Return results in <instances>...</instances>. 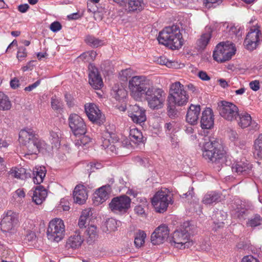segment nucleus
<instances>
[{"label":"nucleus","instance_id":"obj_1","mask_svg":"<svg viewBox=\"0 0 262 262\" xmlns=\"http://www.w3.org/2000/svg\"><path fill=\"white\" fill-rule=\"evenodd\" d=\"M158 40L160 43L172 50L181 48L184 43L180 28L176 25L165 27L159 33Z\"/></svg>","mask_w":262,"mask_h":262},{"label":"nucleus","instance_id":"obj_2","mask_svg":"<svg viewBox=\"0 0 262 262\" xmlns=\"http://www.w3.org/2000/svg\"><path fill=\"white\" fill-rule=\"evenodd\" d=\"M202 148V156L209 162L215 164H225L228 165L227 158L225 151L217 148V142L214 138L206 139Z\"/></svg>","mask_w":262,"mask_h":262},{"label":"nucleus","instance_id":"obj_3","mask_svg":"<svg viewBox=\"0 0 262 262\" xmlns=\"http://www.w3.org/2000/svg\"><path fill=\"white\" fill-rule=\"evenodd\" d=\"M152 84V81L144 76H133L128 83L131 96L136 100H141Z\"/></svg>","mask_w":262,"mask_h":262},{"label":"nucleus","instance_id":"obj_4","mask_svg":"<svg viewBox=\"0 0 262 262\" xmlns=\"http://www.w3.org/2000/svg\"><path fill=\"white\" fill-rule=\"evenodd\" d=\"M166 93L161 89L156 88L152 84L144 95L147 101L148 106L153 110L163 107L166 99Z\"/></svg>","mask_w":262,"mask_h":262},{"label":"nucleus","instance_id":"obj_5","mask_svg":"<svg viewBox=\"0 0 262 262\" xmlns=\"http://www.w3.org/2000/svg\"><path fill=\"white\" fill-rule=\"evenodd\" d=\"M189 95L185 90L184 86L180 82L172 83L170 86V93L168 96V102L178 106H183L187 104Z\"/></svg>","mask_w":262,"mask_h":262},{"label":"nucleus","instance_id":"obj_6","mask_svg":"<svg viewBox=\"0 0 262 262\" xmlns=\"http://www.w3.org/2000/svg\"><path fill=\"white\" fill-rule=\"evenodd\" d=\"M65 226L63 221L58 218H55L49 223L47 229V236L49 239L58 242L64 236Z\"/></svg>","mask_w":262,"mask_h":262},{"label":"nucleus","instance_id":"obj_7","mask_svg":"<svg viewBox=\"0 0 262 262\" xmlns=\"http://www.w3.org/2000/svg\"><path fill=\"white\" fill-rule=\"evenodd\" d=\"M235 52L234 47L230 42L220 43L213 52V59L218 62H224L229 60Z\"/></svg>","mask_w":262,"mask_h":262},{"label":"nucleus","instance_id":"obj_8","mask_svg":"<svg viewBox=\"0 0 262 262\" xmlns=\"http://www.w3.org/2000/svg\"><path fill=\"white\" fill-rule=\"evenodd\" d=\"M171 201V198L166 190H161L154 195L151 203L157 212L162 213L167 210Z\"/></svg>","mask_w":262,"mask_h":262},{"label":"nucleus","instance_id":"obj_9","mask_svg":"<svg viewBox=\"0 0 262 262\" xmlns=\"http://www.w3.org/2000/svg\"><path fill=\"white\" fill-rule=\"evenodd\" d=\"M219 111L220 115L229 121L235 120L238 115V108L233 103L222 101L219 103Z\"/></svg>","mask_w":262,"mask_h":262},{"label":"nucleus","instance_id":"obj_10","mask_svg":"<svg viewBox=\"0 0 262 262\" xmlns=\"http://www.w3.org/2000/svg\"><path fill=\"white\" fill-rule=\"evenodd\" d=\"M190 234L188 230L184 229L181 231H176L173 232L171 244L179 249L188 248L192 245L189 241Z\"/></svg>","mask_w":262,"mask_h":262},{"label":"nucleus","instance_id":"obj_11","mask_svg":"<svg viewBox=\"0 0 262 262\" xmlns=\"http://www.w3.org/2000/svg\"><path fill=\"white\" fill-rule=\"evenodd\" d=\"M257 24L252 27L248 33L244 41V45L246 49L250 51L255 49L260 40L262 39V36L259 27Z\"/></svg>","mask_w":262,"mask_h":262},{"label":"nucleus","instance_id":"obj_12","mask_svg":"<svg viewBox=\"0 0 262 262\" xmlns=\"http://www.w3.org/2000/svg\"><path fill=\"white\" fill-rule=\"evenodd\" d=\"M131 200L126 195L114 198L110 203V207L115 213L126 212L130 208Z\"/></svg>","mask_w":262,"mask_h":262},{"label":"nucleus","instance_id":"obj_13","mask_svg":"<svg viewBox=\"0 0 262 262\" xmlns=\"http://www.w3.org/2000/svg\"><path fill=\"white\" fill-rule=\"evenodd\" d=\"M68 120L69 126L75 136L86 133V125L80 116L76 114H72L70 115Z\"/></svg>","mask_w":262,"mask_h":262},{"label":"nucleus","instance_id":"obj_14","mask_svg":"<svg viewBox=\"0 0 262 262\" xmlns=\"http://www.w3.org/2000/svg\"><path fill=\"white\" fill-rule=\"evenodd\" d=\"M18 223V214L11 210L8 211L1 222V228L3 232L14 230Z\"/></svg>","mask_w":262,"mask_h":262},{"label":"nucleus","instance_id":"obj_15","mask_svg":"<svg viewBox=\"0 0 262 262\" xmlns=\"http://www.w3.org/2000/svg\"><path fill=\"white\" fill-rule=\"evenodd\" d=\"M169 230L166 225H161L157 227L151 235V242L154 245L163 243L168 237Z\"/></svg>","mask_w":262,"mask_h":262},{"label":"nucleus","instance_id":"obj_16","mask_svg":"<svg viewBox=\"0 0 262 262\" xmlns=\"http://www.w3.org/2000/svg\"><path fill=\"white\" fill-rule=\"evenodd\" d=\"M84 106L85 112L90 120L99 124L103 123L104 116L96 105L94 103H87Z\"/></svg>","mask_w":262,"mask_h":262},{"label":"nucleus","instance_id":"obj_17","mask_svg":"<svg viewBox=\"0 0 262 262\" xmlns=\"http://www.w3.org/2000/svg\"><path fill=\"white\" fill-rule=\"evenodd\" d=\"M251 165L243 158L241 160H236L232 166V170L239 175L247 176L251 173Z\"/></svg>","mask_w":262,"mask_h":262},{"label":"nucleus","instance_id":"obj_18","mask_svg":"<svg viewBox=\"0 0 262 262\" xmlns=\"http://www.w3.org/2000/svg\"><path fill=\"white\" fill-rule=\"evenodd\" d=\"M128 116L132 121L137 124L145 122L146 119L145 110L136 104L130 106Z\"/></svg>","mask_w":262,"mask_h":262},{"label":"nucleus","instance_id":"obj_19","mask_svg":"<svg viewBox=\"0 0 262 262\" xmlns=\"http://www.w3.org/2000/svg\"><path fill=\"white\" fill-rule=\"evenodd\" d=\"M111 192L110 185H104L96 190L94 193L93 202L96 205L103 203L109 198Z\"/></svg>","mask_w":262,"mask_h":262},{"label":"nucleus","instance_id":"obj_20","mask_svg":"<svg viewBox=\"0 0 262 262\" xmlns=\"http://www.w3.org/2000/svg\"><path fill=\"white\" fill-rule=\"evenodd\" d=\"M89 82L90 84L95 89L101 88L103 85V81L98 69L91 64L89 67Z\"/></svg>","mask_w":262,"mask_h":262},{"label":"nucleus","instance_id":"obj_21","mask_svg":"<svg viewBox=\"0 0 262 262\" xmlns=\"http://www.w3.org/2000/svg\"><path fill=\"white\" fill-rule=\"evenodd\" d=\"M214 115L210 108H206L202 112L201 118V126L203 129H210L214 124Z\"/></svg>","mask_w":262,"mask_h":262},{"label":"nucleus","instance_id":"obj_22","mask_svg":"<svg viewBox=\"0 0 262 262\" xmlns=\"http://www.w3.org/2000/svg\"><path fill=\"white\" fill-rule=\"evenodd\" d=\"M27 149L28 155L37 154L39 152L46 148V143L36 137L25 145Z\"/></svg>","mask_w":262,"mask_h":262},{"label":"nucleus","instance_id":"obj_23","mask_svg":"<svg viewBox=\"0 0 262 262\" xmlns=\"http://www.w3.org/2000/svg\"><path fill=\"white\" fill-rule=\"evenodd\" d=\"M200 112L201 107L200 105L191 104L186 114V121L191 125L196 124L198 123Z\"/></svg>","mask_w":262,"mask_h":262},{"label":"nucleus","instance_id":"obj_24","mask_svg":"<svg viewBox=\"0 0 262 262\" xmlns=\"http://www.w3.org/2000/svg\"><path fill=\"white\" fill-rule=\"evenodd\" d=\"M212 36V30L210 27L206 28L205 32L203 33L196 42V48L198 50H204L208 45Z\"/></svg>","mask_w":262,"mask_h":262},{"label":"nucleus","instance_id":"obj_25","mask_svg":"<svg viewBox=\"0 0 262 262\" xmlns=\"http://www.w3.org/2000/svg\"><path fill=\"white\" fill-rule=\"evenodd\" d=\"M73 197L76 203L84 204L88 199V193L85 187L82 185H77L73 191Z\"/></svg>","mask_w":262,"mask_h":262},{"label":"nucleus","instance_id":"obj_26","mask_svg":"<svg viewBox=\"0 0 262 262\" xmlns=\"http://www.w3.org/2000/svg\"><path fill=\"white\" fill-rule=\"evenodd\" d=\"M238 125L241 128H246L251 125L253 129H256L257 128V124L255 122L252 123L251 117L247 113L245 112L238 114Z\"/></svg>","mask_w":262,"mask_h":262},{"label":"nucleus","instance_id":"obj_27","mask_svg":"<svg viewBox=\"0 0 262 262\" xmlns=\"http://www.w3.org/2000/svg\"><path fill=\"white\" fill-rule=\"evenodd\" d=\"M126 11L128 13H138L144 8L145 4L143 0H126Z\"/></svg>","mask_w":262,"mask_h":262},{"label":"nucleus","instance_id":"obj_28","mask_svg":"<svg viewBox=\"0 0 262 262\" xmlns=\"http://www.w3.org/2000/svg\"><path fill=\"white\" fill-rule=\"evenodd\" d=\"M47 196V190L43 186H38L33 192L32 200L36 204L40 205L45 200Z\"/></svg>","mask_w":262,"mask_h":262},{"label":"nucleus","instance_id":"obj_29","mask_svg":"<svg viewBox=\"0 0 262 262\" xmlns=\"http://www.w3.org/2000/svg\"><path fill=\"white\" fill-rule=\"evenodd\" d=\"M35 138V133L31 128L21 129L19 134V141L24 146Z\"/></svg>","mask_w":262,"mask_h":262},{"label":"nucleus","instance_id":"obj_30","mask_svg":"<svg viewBox=\"0 0 262 262\" xmlns=\"http://www.w3.org/2000/svg\"><path fill=\"white\" fill-rule=\"evenodd\" d=\"M83 242V239L80 233L76 231L68 239L66 246L68 248L77 249L81 246Z\"/></svg>","mask_w":262,"mask_h":262},{"label":"nucleus","instance_id":"obj_31","mask_svg":"<svg viewBox=\"0 0 262 262\" xmlns=\"http://www.w3.org/2000/svg\"><path fill=\"white\" fill-rule=\"evenodd\" d=\"M46 170L45 167H35L33 170V182L35 184H39L43 182L46 176Z\"/></svg>","mask_w":262,"mask_h":262},{"label":"nucleus","instance_id":"obj_32","mask_svg":"<svg viewBox=\"0 0 262 262\" xmlns=\"http://www.w3.org/2000/svg\"><path fill=\"white\" fill-rule=\"evenodd\" d=\"M220 195L217 192L212 191L205 194L202 200V203L206 205L211 204L220 201Z\"/></svg>","mask_w":262,"mask_h":262},{"label":"nucleus","instance_id":"obj_33","mask_svg":"<svg viewBox=\"0 0 262 262\" xmlns=\"http://www.w3.org/2000/svg\"><path fill=\"white\" fill-rule=\"evenodd\" d=\"M130 140L135 144H138L143 141V136L140 130L137 128L130 129L129 132Z\"/></svg>","mask_w":262,"mask_h":262},{"label":"nucleus","instance_id":"obj_34","mask_svg":"<svg viewBox=\"0 0 262 262\" xmlns=\"http://www.w3.org/2000/svg\"><path fill=\"white\" fill-rule=\"evenodd\" d=\"M76 137L77 139L75 140V144L78 148L80 147H82L88 144L91 141L90 137L85 135V134L83 135H78Z\"/></svg>","mask_w":262,"mask_h":262},{"label":"nucleus","instance_id":"obj_35","mask_svg":"<svg viewBox=\"0 0 262 262\" xmlns=\"http://www.w3.org/2000/svg\"><path fill=\"white\" fill-rule=\"evenodd\" d=\"M156 61L158 64L165 65L168 68H178L179 67V64L177 62L168 60L165 56L158 57Z\"/></svg>","mask_w":262,"mask_h":262},{"label":"nucleus","instance_id":"obj_36","mask_svg":"<svg viewBox=\"0 0 262 262\" xmlns=\"http://www.w3.org/2000/svg\"><path fill=\"white\" fill-rule=\"evenodd\" d=\"M61 133L57 128H55L50 132V140L52 144L57 146L60 143V136Z\"/></svg>","mask_w":262,"mask_h":262},{"label":"nucleus","instance_id":"obj_37","mask_svg":"<svg viewBox=\"0 0 262 262\" xmlns=\"http://www.w3.org/2000/svg\"><path fill=\"white\" fill-rule=\"evenodd\" d=\"M146 237V234L143 231H139L136 233L135 237V244L137 247H141L145 242V238Z\"/></svg>","mask_w":262,"mask_h":262},{"label":"nucleus","instance_id":"obj_38","mask_svg":"<svg viewBox=\"0 0 262 262\" xmlns=\"http://www.w3.org/2000/svg\"><path fill=\"white\" fill-rule=\"evenodd\" d=\"M96 55L97 54L96 52L94 51H90L83 53L79 56L78 58L84 62H90L95 59Z\"/></svg>","mask_w":262,"mask_h":262},{"label":"nucleus","instance_id":"obj_39","mask_svg":"<svg viewBox=\"0 0 262 262\" xmlns=\"http://www.w3.org/2000/svg\"><path fill=\"white\" fill-rule=\"evenodd\" d=\"M85 235L89 242L94 240L97 236L96 227L94 225L89 226L85 231Z\"/></svg>","mask_w":262,"mask_h":262},{"label":"nucleus","instance_id":"obj_40","mask_svg":"<svg viewBox=\"0 0 262 262\" xmlns=\"http://www.w3.org/2000/svg\"><path fill=\"white\" fill-rule=\"evenodd\" d=\"M10 174L12 177L19 179H24L26 178L25 169L23 168L12 169Z\"/></svg>","mask_w":262,"mask_h":262},{"label":"nucleus","instance_id":"obj_41","mask_svg":"<svg viewBox=\"0 0 262 262\" xmlns=\"http://www.w3.org/2000/svg\"><path fill=\"white\" fill-rule=\"evenodd\" d=\"M120 222L116 221L115 219L111 218L107 220L106 226L108 231H114L120 226Z\"/></svg>","mask_w":262,"mask_h":262},{"label":"nucleus","instance_id":"obj_42","mask_svg":"<svg viewBox=\"0 0 262 262\" xmlns=\"http://www.w3.org/2000/svg\"><path fill=\"white\" fill-rule=\"evenodd\" d=\"M255 153L258 156H262V135H259L255 140L254 144Z\"/></svg>","mask_w":262,"mask_h":262},{"label":"nucleus","instance_id":"obj_43","mask_svg":"<svg viewBox=\"0 0 262 262\" xmlns=\"http://www.w3.org/2000/svg\"><path fill=\"white\" fill-rule=\"evenodd\" d=\"M11 107V104L8 97L5 95L0 100V110L3 111L9 110Z\"/></svg>","mask_w":262,"mask_h":262},{"label":"nucleus","instance_id":"obj_44","mask_svg":"<svg viewBox=\"0 0 262 262\" xmlns=\"http://www.w3.org/2000/svg\"><path fill=\"white\" fill-rule=\"evenodd\" d=\"M86 41L94 47H98L102 44L101 40L93 36H88L86 38Z\"/></svg>","mask_w":262,"mask_h":262},{"label":"nucleus","instance_id":"obj_45","mask_svg":"<svg viewBox=\"0 0 262 262\" xmlns=\"http://www.w3.org/2000/svg\"><path fill=\"white\" fill-rule=\"evenodd\" d=\"M178 127V124L174 121L167 122L165 124L166 132L170 133L174 132Z\"/></svg>","mask_w":262,"mask_h":262},{"label":"nucleus","instance_id":"obj_46","mask_svg":"<svg viewBox=\"0 0 262 262\" xmlns=\"http://www.w3.org/2000/svg\"><path fill=\"white\" fill-rule=\"evenodd\" d=\"M93 215V210L91 208H86L82 210L80 216L85 218L89 222L91 220Z\"/></svg>","mask_w":262,"mask_h":262},{"label":"nucleus","instance_id":"obj_47","mask_svg":"<svg viewBox=\"0 0 262 262\" xmlns=\"http://www.w3.org/2000/svg\"><path fill=\"white\" fill-rule=\"evenodd\" d=\"M27 56V53L26 49L24 47H19L18 48V51L17 53V58L19 61H21L24 58L26 57Z\"/></svg>","mask_w":262,"mask_h":262},{"label":"nucleus","instance_id":"obj_48","mask_svg":"<svg viewBox=\"0 0 262 262\" xmlns=\"http://www.w3.org/2000/svg\"><path fill=\"white\" fill-rule=\"evenodd\" d=\"M145 205H140L136 206L134 208V211L135 213L138 215H140L142 217L146 216L145 211Z\"/></svg>","mask_w":262,"mask_h":262},{"label":"nucleus","instance_id":"obj_49","mask_svg":"<svg viewBox=\"0 0 262 262\" xmlns=\"http://www.w3.org/2000/svg\"><path fill=\"white\" fill-rule=\"evenodd\" d=\"M51 106L54 110H58L61 107L60 100L56 97H52L51 99Z\"/></svg>","mask_w":262,"mask_h":262},{"label":"nucleus","instance_id":"obj_50","mask_svg":"<svg viewBox=\"0 0 262 262\" xmlns=\"http://www.w3.org/2000/svg\"><path fill=\"white\" fill-rule=\"evenodd\" d=\"M261 223V219L259 215H256L253 219L250 220L248 222V225L251 227H256Z\"/></svg>","mask_w":262,"mask_h":262},{"label":"nucleus","instance_id":"obj_51","mask_svg":"<svg viewBox=\"0 0 262 262\" xmlns=\"http://www.w3.org/2000/svg\"><path fill=\"white\" fill-rule=\"evenodd\" d=\"M221 2V0H203V5L206 8H211L212 7L213 4H220Z\"/></svg>","mask_w":262,"mask_h":262},{"label":"nucleus","instance_id":"obj_52","mask_svg":"<svg viewBox=\"0 0 262 262\" xmlns=\"http://www.w3.org/2000/svg\"><path fill=\"white\" fill-rule=\"evenodd\" d=\"M50 29L53 32H55L61 29V25L58 21H54L50 25Z\"/></svg>","mask_w":262,"mask_h":262},{"label":"nucleus","instance_id":"obj_53","mask_svg":"<svg viewBox=\"0 0 262 262\" xmlns=\"http://www.w3.org/2000/svg\"><path fill=\"white\" fill-rule=\"evenodd\" d=\"M35 239L36 235L35 233L30 231H28L26 236V240L29 242H32L35 241Z\"/></svg>","mask_w":262,"mask_h":262},{"label":"nucleus","instance_id":"obj_54","mask_svg":"<svg viewBox=\"0 0 262 262\" xmlns=\"http://www.w3.org/2000/svg\"><path fill=\"white\" fill-rule=\"evenodd\" d=\"M89 223V221L88 220L85 218L80 216L78 225L80 228H85Z\"/></svg>","mask_w":262,"mask_h":262},{"label":"nucleus","instance_id":"obj_55","mask_svg":"<svg viewBox=\"0 0 262 262\" xmlns=\"http://www.w3.org/2000/svg\"><path fill=\"white\" fill-rule=\"evenodd\" d=\"M90 167L91 172H93L95 171V169H98L101 168L102 165L100 163H91L88 166Z\"/></svg>","mask_w":262,"mask_h":262},{"label":"nucleus","instance_id":"obj_56","mask_svg":"<svg viewBox=\"0 0 262 262\" xmlns=\"http://www.w3.org/2000/svg\"><path fill=\"white\" fill-rule=\"evenodd\" d=\"M40 83V80H38L34 83L27 86L25 88V91L30 92L32 91L33 89H35L37 86H38Z\"/></svg>","mask_w":262,"mask_h":262},{"label":"nucleus","instance_id":"obj_57","mask_svg":"<svg viewBox=\"0 0 262 262\" xmlns=\"http://www.w3.org/2000/svg\"><path fill=\"white\" fill-rule=\"evenodd\" d=\"M250 88L254 91H256L259 89V83L258 81L254 80L251 81L249 83Z\"/></svg>","mask_w":262,"mask_h":262},{"label":"nucleus","instance_id":"obj_58","mask_svg":"<svg viewBox=\"0 0 262 262\" xmlns=\"http://www.w3.org/2000/svg\"><path fill=\"white\" fill-rule=\"evenodd\" d=\"M242 262H259L256 258H254L253 256L251 255H248L247 256H245Z\"/></svg>","mask_w":262,"mask_h":262},{"label":"nucleus","instance_id":"obj_59","mask_svg":"<svg viewBox=\"0 0 262 262\" xmlns=\"http://www.w3.org/2000/svg\"><path fill=\"white\" fill-rule=\"evenodd\" d=\"M15 195L20 200L25 197V192L23 189H18L15 192Z\"/></svg>","mask_w":262,"mask_h":262},{"label":"nucleus","instance_id":"obj_60","mask_svg":"<svg viewBox=\"0 0 262 262\" xmlns=\"http://www.w3.org/2000/svg\"><path fill=\"white\" fill-rule=\"evenodd\" d=\"M19 81L17 78H14V79H13L11 80L10 86L12 89H15L17 88L19 86Z\"/></svg>","mask_w":262,"mask_h":262},{"label":"nucleus","instance_id":"obj_61","mask_svg":"<svg viewBox=\"0 0 262 262\" xmlns=\"http://www.w3.org/2000/svg\"><path fill=\"white\" fill-rule=\"evenodd\" d=\"M198 76L203 80H209L210 79L209 76L206 72L204 71H200L198 73Z\"/></svg>","mask_w":262,"mask_h":262},{"label":"nucleus","instance_id":"obj_62","mask_svg":"<svg viewBox=\"0 0 262 262\" xmlns=\"http://www.w3.org/2000/svg\"><path fill=\"white\" fill-rule=\"evenodd\" d=\"M65 99L68 106L71 107L73 105V98L71 97L70 95L66 94Z\"/></svg>","mask_w":262,"mask_h":262},{"label":"nucleus","instance_id":"obj_63","mask_svg":"<svg viewBox=\"0 0 262 262\" xmlns=\"http://www.w3.org/2000/svg\"><path fill=\"white\" fill-rule=\"evenodd\" d=\"M81 16V15H80L79 13L76 12L68 15V18L69 20L77 19L79 18H80Z\"/></svg>","mask_w":262,"mask_h":262},{"label":"nucleus","instance_id":"obj_64","mask_svg":"<svg viewBox=\"0 0 262 262\" xmlns=\"http://www.w3.org/2000/svg\"><path fill=\"white\" fill-rule=\"evenodd\" d=\"M117 95L121 98L126 97L127 92L124 89H119L117 92Z\"/></svg>","mask_w":262,"mask_h":262}]
</instances>
